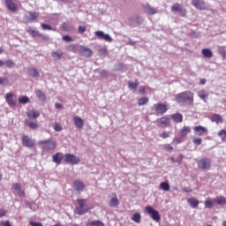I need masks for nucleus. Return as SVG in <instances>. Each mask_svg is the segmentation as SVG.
Wrapping results in <instances>:
<instances>
[{"mask_svg": "<svg viewBox=\"0 0 226 226\" xmlns=\"http://www.w3.org/2000/svg\"><path fill=\"white\" fill-rule=\"evenodd\" d=\"M66 50L68 52H73V54L77 53V45L76 44H71L66 47Z\"/></svg>", "mask_w": 226, "mask_h": 226, "instance_id": "nucleus-40", "label": "nucleus"}, {"mask_svg": "<svg viewBox=\"0 0 226 226\" xmlns=\"http://www.w3.org/2000/svg\"><path fill=\"white\" fill-rule=\"evenodd\" d=\"M36 97L37 98H41V100H45V94L43 92H41V90H37L35 92Z\"/></svg>", "mask_w": 226, "mask_h": 226, "instance_id": "nucleus-46", "label": "nucleus"}, {"mask_svg": "<svg viewBox=\"0 0 226 226\" xmlns=\"http://www.w3.org/2000/svg\"><path fill=\"white\" fill-rule=\"evenodd\" d=\"M18 194L19 195V197H25L26 193L24 192V191H22V189H19V191H18Z\"/></svg>", "mask_w": 226, "mask_h": 226, "instance_id": "nucleus-62", "label": "nucleus"}, {"mask_svg": "<svg viewBox=\"0 0 226 226\" xmlns=\"http://www.w3.org/2000/svg\"><path fill=\"white\" fill-rule=\"evenodd\" d=\"M165 151H174V147L170 145H166Z\"/></svg>", "mask_w": 226, "mask_h": 226, "instance_id": "nucleus-60", "label": "nucleus"}, {"mask_svg": "<svg viewBox=\"0 0 226 226\" xmlns=\"http://www.w3.org/2000/svg\"><path fill=\"white\" fill-rule=\"evenodd\" d=\"M29 16L25 15L24 16V20L26 22H34V20H36V19H38V17H40V13L38 12H33V11H29Z\"/></svg>", "mask_w": 226, "mask_h": 226, "instance_id": "nucleus-12", "label": "nucleus"}, {"mask_svg": "<svg viewBox=\"0 0 226 226\" xmlns=\"http://www.w3.org/2000/svg\"><path fill=\"white\" fill-rule=\"evenodd\" d=\"M161 139H169L170 137V132H163L160 134Z\"/></svg>", "mask_w": 226, "mask_h": 226, "instance_id": "nucleus-50", "label": "nucleus"}, {"mask_svg": "<svg viewBox=\"0 0 226 226\" xmlns=\"http://www.w3.org/2000/svg\"><path fill=\"white\" fill-rule=\"evenodd\" d=\"M62 29H64V31H72V25L68 22H64L62 25Z\"/></svg>", "mask_w": 226, "mask_h": 226, "instance_id": "nucleus-42", "label": "nucleus"}, {"mask_svg": "<svg viewBox=\"0 0 226 226\" xmlns=\"http://www.w3.org/2000/svg\"><path fill=\"white\" fill-rule=\"evenodd\" d=\"M132 220V222H135V223H140V222L142 220V216L140 215L139 213H135V214H133Z\"/></svg>", "mask_w": 226, "mask_h": 226, "instance_id": "nucleus-34", "label": "nucleus"}, {"mask_svg": "<svg viewBox=\"0 0 226 226\" xmlns=\"http://www.w3.org/2000/svg\"><path fill=\"white\" fill-rule=\"evenodd\" d=\"M73 189L76 192H82L86 188V185L82 180L77 179L72 184Z\"/></svg>", "mask_w": 226, "mask_h": 226, "instance_id": "nucleus-11", "label": "nucleus"}, {"mask_svg": "<svg viewBox=\"0 0 226 226\" xmlns=\"http://www.w3.org/2000/svg\"><path fill=\"white\" fill-rule=\"evenodd\" d=\"M4 84H8V78L0 77V86H4Z\"/></svg>", "mask_w": 226, "mask_h": 226, "instance_id": "nucleus-51", "label": "nucleus"}, {"mask_svg": "<svg viewBox=\"0 0 226 226\" xmlns=\"http://www.w3.org/2000/svg\"><path fill=\"white\" fill-rule=\"evenodd\" d=\"M64 162L70 163L71 165H79L80 163V159L73 154H65Z\"/></svg>", "mask_w": 226, "mask_h": 226, "instance_id": "nucleus-4", "label": "nucleus"}, {"mask_svg": "<svg viewBox=\"0 0 226 226\" xmlns=\"http://www.w3.org/2000/svg\"><path fill=\"white\" fill-rule=\"evenodd\" d=\"M143 10L146 13H148V15H156L158 13V10L149 4L143 5Z\"/></svg>", "mask_w": 226, "mask_h": 226, "instance_id": "nucleus-15", "label": "nucleus"}, {"mask_svg": "<svg viewBox=\"0 0 226 226\" xmlns=\"http://www.w3.org/2000/svg\"><path fill=\"white\" fill-rule=\"evenodd\" d=\"M215 202L219 206H223V204H226V198L223 196L216 197Z\"/></svg>", "mask_w": 226, "mask_h": 226, "instance_id": "nucleus-31", "label": "nucleus"}, {"mask_svg": "<svg viewBox=\"0 0 226 226\" xmlns=\"http://www.w3.org/2000/svg\"><path fill=\"white\" fill-rule=\"evenodd\" d=\"M53 162L56 163V165H61V162H63V153L58 152L55 154L53 156Z\"/></svg>", "mask_w": 226, "mask_h": 226, "instance_id": "nucleus-20", "label": "nucleus"}, {"mask_svg": "<svg viewBox=\"0 0 226 226\" xmlns=\"http://www.w3.org/2000/svg\"><path fill=\"white\" fill-rule=\"evenodd\" d=\"M22 144L23 146H26V147H34V140H33L29 136L24 135L22 137Z\"/></svg>", "mask_w": 226, "mask_h": 226, "instance_id": "nucleus-13", "label": "nucleus"}, {"mask_svg": "<svg viewBox=\"0 0 226 226\" xmlns=\"http://www.w3.org/2000/svg\"><path fill=\"white\" fill-rule=\"evenodd\" d=\"M191 132H192V129H190V127L184 126L181 130V135L182 137H186V135H188V133H190Z\"/></svg>", "mask_w": 226, "mask_h": 226, "instance_id": "nucleus-39", "label": "nucleus"}, {"mask_svg": "<svg viewBox=\"0 0 226 226\" xmlns=\"http://www.w3.org/2000/svg\"><path fill=\"white\" fill-rule=\"evenodd\" d=\"M5 5L9 11L15 12L18 10L17 4L15 2H13V0H5Z\"/></svg>", "mask_w": 226, "mask_h": 226, "instance_id": "nucleus-14", "label": "nucleus"}, {"mask_svg": "<svg viewBox=\"0 0 226 226\" xmlns=\"http://www.w3.org/2000/svg\"><path fill=\"white\" fill-rule=\"evenodd\" d=\"M205 132H207V129L202 125H198L194 127V133L198 135V137H201V135L204 134Z\"/></svg>", "mask_w": 226, "mask_h": 226, "instance_id": "nucleus-21", "label": "nucleus"}, {"mask_svg": "<svg viewBox=\"0 0 226 226\" xmlns=\"http://www.w3.org/2000/svg\"><path fill=\"white\" fill-rule=\"evenodd\" d=\"M198 167L202 170H209V169H211V159L207 157L202 158L199 161Z\"/></svg>", "mask_w": 226, "mask_h": 226, "instance_id": "nucleus-6", "label": "nucleus"}, {"mask_svg": "<svg viewBox=\"0 0 226 226\" xmlns=\"http://www.w3.org/2000/svg\"><path fill=\"white\" fill-rule=\"evenodd\" d=\"M26 207H28L29 209H31L32 211H34V208H33V203L26 201Z\"/></svg>", "mask_w": 226, "mask_h": 226, "instance_id": "nucleus-59", "label": "nucleus"}, {"mask_svg": "<svg viewBox=\"0 0 226 226\" xmlns=\"http://www.w3.org/2000/svg\"><path fill=\"white\" fill-rule=\"evenodd\" d=\"M95 36L99 38V40H104V41H108V43H112L114 39L109 34H105V32L99 30L94 32Z\"/></svg>", "mask_w": 226, "mask_h": 226, "instance_id": "nucleus-7", "label": "nucleus"}, {"mask_svg": "<svg viewBox=\"0 0 226 226\" xmlns=\"http://www.w3.org/2000/svg\"><path fill=\"white\" fill-rule=\"evenodd\" d=\"M171 11H179V13H181L182 17L186 16V10H184L183 7L181 6V4H175L171 7Z\"/></svg>", "mask_w": 226, "mask_h": 226, "instance_id": "nucleus-16", "label": "nucleus"}, {"mask_svg": "<svg viewBox=\"0 0 226 226\" xmlns=\"http://www.w3.org/2000/svg\"><path fill=\"white\" fill-rule=\"evenodd\" d=\"M79 207H76L75 213L76 215H82L84 213H87V207H86V200H77Z\"/></svg>", "mask_w": 226, "mask_h": 226, "instance_id": "nucleus-5", "label": "nucleus"}, {"mask_svg": "<svg viewBox=\"0 0 226 226\" xmlns=\"http://www.w3.org/2000/svg\"><path fill=\"white\" fill-rule=\"evenodd\" d=\"M193 144H195V146H200V144H202V139L198 138V139H193Z\"/></svg>", "mask_w": 226, "mask_h": 226, "instance_id": "nucleus-53", "label": "nucleus"}, {"mask_svg": "<svg viewBox=\"0 0 226 226\" xmlns=\"http://www.w3.org/2000/svg\"><path fill=\"white\" fill-rule=\"evenodd\" d=\"M15 95L12 93H8L5 94V102L7 105L10 106L11 109H13V107H16L17 102L13 100V97Z\"/></svg>", "mask_w": 226, "mask_h": 226, "instance_id": "nucleus-9", "label": "nucleus"}, {"mask_svg": "<svg viewBox=\"0 0 226 226\" xmlns=\"http://www.w3.org/2000/svg\"><path fill=\"white\" fill-rule=\"evenodd\" d=\"M54 130L55 132H62L63 131V126L59 124V123L56 122L54 125Z\"/></svg>", "mask_w": 226, "mask_h": 226, "instance_id": "nucleus-49", "label": "nucleus"}, {"mask_svg": "<svg viewBox=\"0 0 226 226\" xmlns=\"http://www.w3.org/2000/svg\"><path fill=\"white\" fill-rule=\"evenodd\" d=\"M212 123H216V124H220V123H223V117L220 114H214L211 117Z\"/></svg>", "mask_w": 226, "mask_h": 226, "instance_id": "nucleus-23", "label": "nucleus"}, {"mask_svg": "<svg viewBox=\"0 0 226 226\" xmlns=\"http://www.w3.org/2000/svg\"><path fill=\"white\" fill-rule=\"evenodd\" d=\"M192 4L196 10L200 11L207 10L209 8V5L203 0H192Z\"/></svg>", "mask_w": 226, "mask_h": 226, "instance_id": "nucleus-8", "label": "nucleus"}, {"mask_svg": "<svg viewBox=\"0 0 226 226\" xmlns=\"http://www.w3.org/2000/svg\"><path fill=\"white\" fill-rule=\"evenodd\" d=\"M183 158H185V155L179 154V155L177 156V158L176 159L177 163H178V165H181V162H183Z\"/></svg>", "mask_w": 226, "mask_h": 226, "instance_id": "nucleus-54", "label": "nucleus"}, {"mask_svg": "<svg viewBox=\"0 0 226 226\" xmlns=\"http://www.w3.org/2000/svg\"><path fill=\"white\" fill-rule=\"evenodd\" d=\"M217 50L219 54L223 57V59L226 58V47L225 46H218Z\"/></svg>", "mask_w": 226, "mask_h": 226, "instance_id": "nucleus-36", "label": "nucleus"}, {"mask_svg": "<svg viewBox=\"0 0 226 226\" xmlns=\"http://www.w3.org/2000/svg\"><path fill=\"white\" fill-rule=\"evenodd\" d=\"M147 102H149V99L147 97H142V98L139 99L138 104L139 106L146 105V103H147Z\"/></svg>", "mask_w": 226, "mask_h": 226, "instance_id": "nucleus-43", "label": "nucleus"}, {"mask_svg": "<svg viewBox=\"0 0 226 226\" xmlns=\"http://www.w3.org/2000/svg\"><path fill=\"white\" fill-rule=\"evenodd\" d=\"M78 32L82 34L84 33H86V26H79L78 28Z\"/></svg>", "mask_w": 226, "mask_h": 226, "instance_id": "nucleus-52", "label": "nucleus"}, {"mask_svg": "<svg viewBox=\"0 0 226 226\" xmlns=\"http://www.w3.org/2000/svg\"><path fill=\"white\" fill-rule=\"evenodd\" d=\"M7 213L8 211L4 210V208H0V218H3V216H6Z\"/></svg>", "mask_w": 226, "mask_h": 226, "instance_id": "nucleus-56", "label": "nucleus"}, {"mask_svg": "<svg viewBox=\"0 0 226 226\" xmlns=\"http://www.w3.org/2000/svg\"><path fill=\"white\" fill-rule=\"evenodd\" d=\"M73 121L76 128L79 130L84 128V119H82L80 117H74Z\"/></svg>", "mask_w": 226, "mask_h": 226, "instance_id": "nucleus-18", "label": "nucleus"}, {"mask_svg": "<svg viewBox=\"0 0 226 226\" xmlns=\"http://www.w3.org/2000/svg\"><path fill=\"white\" fill-rule=\"evenodd\" d=\"M28 75L30 77H34V79H39L40 78V72H38V70L36 68H31L28 70Z\"/></svg>", "mask_w": 226, "mask_h": 226, "instance_id": "nucleus-26", "label": "nucleus"}, {"mask_svg": "<svg viewBox=\"0 0 226 226\" xmlns=\"http://www.w3.org/2000/svg\"><path fill=\"white\" fill-rule=\"evenodd\" d=\"M171 119H173L175 123H183V115L181 113H175L171 115Z\"/></svg>", "mask_w": 226, "mask_h": 226, "instance_id": "nucleus-25", "label": "nucleus"}, {"mask_svg": "<svg viewBox=\"0 0 226 226\" xmlns=\"http://www.w3.org/2000/svg\"><path fill=\"white\" fill-rule=\"evenodd\" d=\"M55 109H63V104L56 102V103L55 104Z\"/></svg>", "mask_w": 226, "mask_h": 226, "instance_id": "nucleus-63", "label": "nucleus"}, {"mask_svg": "<svg viewBox=\"0 0 226 226\" xmlns=\"http://www.w3.org/2000/svg\"><path fill=\"white\" fill-rule=\"evenodd\" d=\"M201 54L204 57H207V59H211V57H213V51H211V49H203Z\"/></svg>", "mask_w": 226, "mask_h": 226, "instance_id": "nucleus-27", "label": "nucleus"}, {"mask_svg": "<svg viewBox=\"0 0 226 226\" xmlns=\"http://www.w3.org/2000/svg\"><path fill=\"white\" fill-rule=\"evenodd\" d=\"M30 225L31 226H43V223H41V222H35L31 221L30 222Z\"/></svg>", "mask_w": 226, "mask_h": 226, "instance_id": "nucleus-58", "label": "nucleus"}, {"mask_svg": "<svg viewBox=\"0 0 226 226\" xmlns=\"http://www.w3.org/2000/svg\"><path fill=\"white\" fill-rule=\"evenodd\" d=\"M109 206L110 207H117V206H119V200H117V197L116 195L110 200Z\"/></svg>", "mask_w": 226, "mask_h": 226, "instance_id": "nucleus-32", "label": "nucleus"}, {"mask_svg": "<svg viewBox=\"0 0 226 226\" xmlns=\"http://www.w3.org/2000/svg\"><path fill=\"white\" fill-rule=\"evenodd\" d=\"M26 116L28 119H38V117H40V112L31 109L27 111Z\"/></svg>", "mask_w": 226, "mask_h": 226, "instance_id": "nucleus-22", "label": "nucleus"}, {"mask_svg": "<svg viewBox=\"0 0 226 226\" xmlns=\"http://www.w3.org/2000/svg\"><path fill=\"white\" fill-rule=\"evenodd\" d=\"M139 93H141V94H144V93H146V87H140Z\"/></svg>", "mask_w": 226, "mask_h": 226, "instance_id": "nucleus-64", "label": "nucleus"}, {"mask_svg": "<svg viewBox=\"0 0 226 226\" xmlns=\"http://www.w3.org/2000/svg\"><path fill=\"white\" fill-rule=\"evenodd\" d=\"M198 96L200 100H203V102L206 103L207 102V98H209V93L202 89L198 92Z\"/></svg>", "mask_w": 226, "mask_h": 226, "instance_id": "nucleus-19", "label": "nucleus"}, {"mask_svg": "<svg viewBox=\"0 0 226 226\" xmlns=\"http://www.w3.org/2000/svg\"><path fill=\"white\" fill-rule=\"evenodd\" d=\"M218 137H220L222 139V140H225V139H226V131L225 130H221L218 132Z\"/></svg>", "mask_w": 226, "mask_h": 226, "instance_id": "nucleus-47", "label": "nucleus"}, {"mask_svg": "<svg viewBox=\"0 0 226 226\" xmlns=\"http://www.w3.org/2000/svg\"><path fill=\"white\" fill-rule=\"evenodd\" d=\"M41 26L43 31H56V29L52 28L50 25H47L45 23L41 24Z\"/></svg>", "mask_w": 226, "mask_h": 226, "instance_id": "nucleus-41", "label": "nucleus"}, {"mask_svg": "<svg viewBox=\"0 0 226 226\" xmlns=\"http://www.w3.org/2000/svg\"><path fill=\"white\" fill-rule=\"evenodd\" d=\"M4 64H5L7 68H13V66H15V63L12 60H7L4 62Z\"/></svg>", "mask_w": 226, "mask_h": 226, "instance_id": "nucleus-45", "label": "nucleus"}, {"mask_svg": "<svg viewBox=\"0 0 226 226\" xmlns=\"http://www.w3.org/2000/svg\"><path fill=\"white\" fill-rule=\"evenodd\" d=\"M63 40L64 41H73V38H72L70 35H64Z\"/></svg>", "mask_w": 226, "mask_h": 226, "instance_id": "nucleus-55", "label": "nucleus"}, {"mask_svg": "<svg viewBox=\"0 0 226 226\" xmlns=\"http://www.w3.org/2000/svg\"><path fill=\"white\" fill-rule=\"evenodd\" d=\"M169 124V117H162L159 119V125L163 128V126H167Z\"/></svg>", "mask_w": 226, "mask_h": 226, "instance_id": "nucleus-33", "label": "nucleus"}, {"mask_svg": "<svg viewBox=\"0 0 226 226\" xmlns=\"http://www.w3.org/2000/svg\"><path fill=\"white\" fill-rule=\"evenodd\" d=\"M13 188H14V190H17L18 192H19V190H22V188H21V186L19 185V184H14Z\"/></svg>", "mask_w": 226, "mask_h": 226, "instance_id": "nucleus-61", "label": "nucleus"}, {"mask_svg": "<svg viewBox=\"0 0 226 226\" xmlns=\"http://www.w3.org/2000/svg\"><path fill=\"white\" fill-rule=\"evenodd\" d=\"M146 213L154 220V222H158L159 220H162V217L160 216V213L158 210H155L153 208V207L148 206L146 207Z\"/></svg>", "mask_w": 226, "mask_h": 226, "instance_id": "nucleus-3", "label": "nucleus"}, {"mask_svg": "<svg viewBox=\"0 0 226 226\" xmlns=\"http://www.w3.org/2000/svg\"><path fill=\"white\" fill-rule=\"evenodd\" d=\"M79 53L83 57H91L93 56V49L86 46H80Z\"/></svg>", "mask_w": 226, "mask_h": 226, "instance_id": "nucleus-10", "label": "nucleus"}, {"mask_svg": "<svg viewBox=\"0 0 226 226\" xmlns=\"http://www.w3.org/2000/svg\"><path fill=\"white\" fill-rule=\"evenodd\" d=\"M86 226H105V223L100 220H97L87 222Z\"/></svg>", "mask_w": 226, "mask_h": 226, "instance_id": "nucleus-30", "label": "nucleus"}, {"mask_svg": "<svg viewBox=\"0 0 226 226\" xmlns=\"http://www.w3.org/2000/svg\"><path fill=\"white\" fill-rule=\"evenodd\" d=\"M63 54H64L63 51L57 50V51H54L51 56L53 59H61L63 57Z\"/></svg>", "mask_w": 226, "mask_h": 226, "instance_id": "nucleus-38", "label": "nucleus"}, {"mask_svg": "<svg viewBox=\"0 0 226 226\" xmlns=\"http://www.w3.org/2000/svg\"><path fill=\"white\" fill-rule=\"evenodd\" d=\"M18 102L19 105H27V103H29L31 100L29 99V97L25 95V96L19 97Z\"/></svg>", "mask_w": 226, "mask_h": 226, "instance_id": "nucleus-28", "label": "nucleus"}, {"mask_svg": "<svg viewBox=\"0 0 226 226\" xmlns=\"http://www.w3.org/2000/svg\"><path fill=\"white\" fill-rule=\"evenodd\" d=\"M0 225H2V226H13V225H11V223L10 222V221H2V222H0Z\"/></svg>", "mask_w": 226, "mask_h": 226, "instance_id": "nucleus-57", "label": "nucleus"}, {"mask_svg": "<svg viewBox=\"0 0 226 226\" xmlns=\"http://www.w3.org/2000/svg\"><path fill=\"white\" fill-rule=\"evenodd\" d=\"M187 203L189 204V206H191V207H192L193 209H195V207H199V200L195 199V198H190L187 200Z\"/></svg>", "mask_w": 226, "mask_h": 226, "instance_id": "nucleus-24", "label": "nucleus"}, {"mask_svg": "<svg viewBox=\"0 0 226 226\" xmlns=\"http://www.w3.org/2000/svg\"><path fill=\"white\" fill-rule=\"evenodd\" d=\"M215 207V203H213L211 201V200H207L205 201V207L207 209H212V207Z\"/></svg>", "mask_w": 226, "mask_h": 226, "instance_id": "nucleus-44", "label": "nucleus"}, {"mask_svg": "<svg viewBox=\"0 0 226 226\" xmlns=\"http://www.w3.org/2000/svg\"><path fill=\"white\" fill-rule=\"evenodd\" d=\"M175 100L177 103H186V102L193 103V94L192 91H185L177 94L175 97Z\"/></svg>", "mask_w": 226, "mask_h": 226, "instance_id": "nucleus-1", "label": "nucleus"}, {"mask_svg": "<svg viewBox=\"0 0 226 226\" xmlns=\"http://www.w3.org/2000/svg\"><path fill=\"white\" fill-rule=\"evenodd\" d=\"M128 87L132 91H137V87H139V83L137 81L136 82L128 81Z\"/></svg>", "mask_w": 226, "mask_h": 226, "instance_id": "nucleus-35", "label": "nucleus"}, {"mask_svg": "<svg viewBox=\"0 0 226 226\" xmlns=\"http://www.w3.org/2000/svg\"><path fill=\"white\" fill-rule=\"evenodd\" d=\"M155 110L158 114L163 115L167 112V110H169V109L167 108V105L163 103H158L155 106Z\"/></svg>", "mask_w": 226, "mask_h": 226, "instance_id": "nucleus-17", "label": "nucleus"}, {"mask_svg": "<svg viewBox=\"0 0 226 226\" xmlns=\"http://www.w3.org/2000/svg\"><path fill=\"white\" fill-rule=\"evenodd\" d=\"M38 144L44 151H54L57 146L56 140L50 139L40 140Z\"/></svg>", "mask_w": 226, "mask_h": 226, "instance_id": "nucleus-2", "label": "nucleus"}, {"mask_svg": "<svg viewBox=\"0 0 226 226\" xmlns=\"http://www.w3.org/2000/svg\"><path fill=\"white\" fill-rule=\"evenodd\" d=\"M27 126H29V128H31L32 130H36V128H38V124L34 123V122H28L26 123Z\"/></svg>", "mask_w": 226, "mask_h": 226, "instance_id": "nucleus-48", "label": "nucleus"}, {"mask_svg": "<svg viewBox=\"0 0 226 226\" xmlns=\"http://www.w3.org/2000/svg\"><path fill=\"white\" fill-rule=\"evenodd\" d=\"M161 190H163V192H170V185L167 182H162L160 184Z\"/></svg>", "mask_w": 226, "mask_h": 226, "instance_id": "nucleus-37", "label": "nucleus"}, {"mask_svg": "<svg viewBox=\"0 0 226 226\" xmlns=\"http://www.w3.org/2000/svg\"><path fill=\"white\" fill-rule=\"evenodd\" d=\"M27 33H28V34H30V36H32L33 38H36V36H41V34H40V32H38V31L35 30V29L31 28V27L27 29Z\"/></svg>", "mask_w": 226, "mask_h": 226, "instance_id": "nucleus-29", "label": "nucleus"}]
</instances>
